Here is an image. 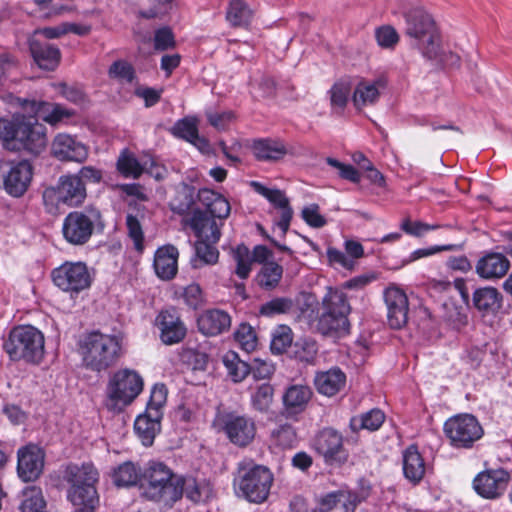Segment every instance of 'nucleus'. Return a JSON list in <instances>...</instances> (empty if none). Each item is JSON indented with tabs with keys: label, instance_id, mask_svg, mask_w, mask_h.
<instances>
[{
	"label": "nucleus",
	"instance_id": "ea45409f",
	"mask_svg": "<svg viewBox=\"0 0 512 512\" xmlns=\"http://www.w3.org/2000/svg\"><path fill=\"white\" fill-rule=\"evenodd\" d=\"M252 16L253 12L245 1L230 0L226 11V19L231 26H247L250 23Z\"/></svg>",
	"mask_w": 512,
	"mask_h": 512
},
{
	"label": "nucleus",
	"instance_id": "a878e982",
	"mask_svg": "<svg viewBox=\"0 0 512 512\" xmlns=\"http://www.w3.org/2000/svg\"><path fill=\"white\" fill-rule=\"evenodd\" d=\"M346 384V375L338 367H333L315 374L314 385L316 390L325 396L331 397L340 392Z\"/></svg>",
	"mask_w": 512,
	"mask_h": 512
},
{
	"label": "nucleus",
	"instance_id": "6e6d98bb",
	"mask_svg": "<svg viewBox=\"0 0 512 512\" xmlns=\"http://www.w3.org/2000/svg\"><path fill=\"white\" fill-rule=\"evenodd\" d=\"M273 443L282 448L292 447L296 442V432L289 424H283L271 432Z\"/></svg>",
	"mask_w": 512,
	"mask_h": 512
},
{
	"label": "nucleus",
	"instance_id": "c9c22d12",
	"mask_svg": "<svg viewBox=\"0 0 512 512\" xmlns=\"http://www.w3.org/2000/svg\"><path fill=\"white\" fill-rule=\"evenodd\" d=\"M473 303L483 315L495 313L501 306V295L494 287H483L473 293Z\"/></svg>",
	"mask_w": 512,
	"mask_h": 512
},
{
	"label": "nucleus",
	"instance_id": "f257e3e1",
	"mask_svg": "<svg viewBox=\"0 0 512 512\" xmlns=\"http://www.w3.org/2000/svg\"><path fill=\"white\" fill-rule=\"evenodd\" d=\"M0 141L7 150L38 154L47 143L46 127L17 109L12 119L0 118Z\"/></svg>",
	"mask_w": 512,
	"mask_h": 512
},
{
	"label": "nucleus",
	"instance_id": "cd10ccee",
	"mask_svg": "<svg viewBox=\"0 0 512 512\" xmlns=\"http://www.w3.org/2000/svg\"><path fill=\"white\" fill-rule=\"evenodd\" d=\"M385 88L383 79L377 80H360L353 92L352 101L357 109L374 105L381 94V90Z\"/></svg>",
	"mask_w": 512,
	"mask_h": 512
},
{
	"label": "nucleus",
	"instance_id": "774afa93",
	"mask_svg": "<svg viewBox=\"0 0 512 512\" xmlns=\"http://www.w3.org/2000/svg\"><path fill=\"white\" fill-rule=\"evenodd\" d=\"M58 88L59 93L66 100L79 106H84L86 104V95L81 89L74 86H68L64 83L59 84Z\"/></svg>",
	"mask_w": 512,
	"mask_h": 512
},
{
	"label": "nucleus",
	"instance_id": "69168bd1",
	"mask_svg": "<svg viewBox=\"0 0 512 512\" xmlns=\"http://www.w3.org/2000/svg\"><path fill=\"white\" fill-rule=\"evenodd\" d=\"M167 389L163 384H156L152 388L150 400L147 404L146 410H153L162 412V408L166 403Z\"/></svg>",
	"mask_w": 512,
	"mask_h": 512
},
{
	"label": "nucleus",
	"instance_id": "bb28decb",
	"mask_svg": "<svg viewBox=\"0 0 512 512\" xmlns=\"http://www.w3.org/2000/svg\"><path fill=\"white\" fill-rule=\"evenodd\" d=\"M179 252L173 245H165L157 249L154 256L156 275L162 280H170L177 273Z\"/></svg>",
	"mask_w": 512,
	"mask_h": 512
},
{
	"label": "nucleus",
	"instance_id": "f3484780",
	"mask_svg": "<svg viewBox=\"0 0 512 512\" xmlns=\"http://www.w3.org/2000/svg\"><path fill=\"white\" fill-rule=\"evenodd\" d=\"M313 448L329 465H342L349 457V453L343 445L342 435L331 428L323 429L317 434Z\"/></svg>",
	"mask_w": 512,
	"mask_h": 512
},
{
	"label": "nucleus",
	"instance_id": "a211bd4d",
	"mask_svg": "<svg viewBox=\"0 0 512 512\" xmlns=\"http://www.w3.org/2000/svg\"><path fill=\"white\" fill-rule=\"evenodd\" d=\"M17 473L24 482L39 478L44 467V452L36 445H27L18 450Z\"/></svg>",
	"mask_w": 512,
	"mask_h": 512
},
{
	"label": "nucleus",
	"instance_id": "4468645a",
	"mask_svg": "<svg viewBox=\"0 0 512 512\" xmlns=\"http://www.w3.org/2000/svg\"><path fill=\"white\" fill-rule=\"evenodd\" d=\"M32 165L27 160L0 162V187L10 196L21 197L31 183Z\"/></svg>",
	"mask_w": 512,
	"mask_h": 512
},
{
	"label": "nucleus",
	"instance_id": "ddd939ff",
	"mask_svg": "<svg viewBox=\"0 0 512 512\" xmlns=\"http://www.w3.org/2000/svg\"><path fill=\"white\" fill-rule=\"evenodd\" d=\"M217 432H223L235 445L246 446L255 437L256 427L252 418L234 412H218L213 421Z\"/></svg>",
	"mask_w": 512,
	"mask_h": 512
},
{
	"label": "nucleus",
	"instance_id": "6e6552de",
	"mask_svg": "<svg viewBox=\"0 0 512 512\" xmlns=\"http://www.w3.org/2000/svg\"><path fill=\"white\" fill-rule=\"evenodd\" d=\"M272 482L273 475L267 467L242 462L234 480V487L236 493L249 502L262 503L269 495Z\"/></svg>",
	"mask_w": 512,
	"mask_h": 512
},
{
	"label": "nucleus",
	"instance_id": "864d4df0",
	"mask_svg": "<svg viewBox=\"0 0 512 512\" xmlns=\"http://www.w3.org/2000/svg\"><path fill=\"white\" fill-rule=\"evenodd\" d=\"M293 301L287 297H277L264 303L260 308V314L266 317L284 314L291 310Z\"/></svg>",
	"mask_w": 512,
	"mask_h": 512
},
{
	"label": "nucleus",
	"instance_id": "6ab92c4d",
	"mask_svg": "<svg viewBox=\"0 0 512 512\" xmlns=\"http://www.w3.org/2000/svg\"><path fill=\"white\" fill-rule=\"evenodd\" d=\"M387 306V318L391 328L399 329L408 320V298L406 293L395 285L389 286L384 292Z\"/></svg>",
	"mask_w": 512,
	"mask_h": 512
},
{
	"label": "nucleus",
	"instance_id": "f8f14e48",
	"mask_svg": "<svg viewBox=\"0 0 512 512\" xmlns=\"http://www.w3.org/2000/svg\"><path fill=\"white\" fill-rule=\"evenodd\" d=\"M4 101L11 107L21 109L27 113L28 118H34L55 125L64 119H68L74 115V112L61 104L49 103L45 101H36L26 98H20L13 94L4 97Z\"/></svg>",
	"mask_w": 512,
	"mask_h": 512
},
{
	"label": "nucleus",
	"instance_id": "412c9836",
	"mask_svg": "<svg viewBox=\"0 0 512 512\" xmlns=\"http://www.w3.org/2000/svg\"><path fill=\"white\" fill-rule=\"evenodd\" d=\"M52 154L59 160L84 162L88 158L89 149L75 137L60 133L52 142Z\"/></svg>",
	"mask_w": 512,
	"mask_h": 512
},
{
	"label": "nucleus",
	"instance_id": "72a5a7b5",
	"mask_svg": "<svg viewBox=\"0 0 512 512\" xmlns=\"http://www.w3.org/2000/svg\"><path fill=\"white\" fill-rule=\"evenodd\" d=\"M312 391L305 384H292L288 386L283 394V404L289 413H299L303 411L310 401Z\"/></svg>",
	"mask_w": 512,
	"mask_h": 512
},
{
	"label": "nucleus",
	"instance_id": "f03ea898",
	"mask_svg": "<svg viewBox=\"0 0 512 512\" xmlns=\"http://www.w3.org/2000/svg\"><path fill=\"white\" fill-rule=\"evenodd\" d=\"M65 480L69 484L68 500L79 508L74 512H95L99 503L96 484L99 481V472L92 463L82 465H69L66 468Z\"/></svg>",
	"mask_w": 512,
	"mask_h": 512
},
{
	"label": "nucleus",
	"instance_id": "5701e85b",
	"mask_svg": "<svg viewBox=\"0 0 512 512\" xmlns=\"http://www.w3.org/2000/svg\"><path fill=\"white\" fill-rule=\"evenodd\" d=\"M189 225L200 240L217 243L221 237L220 230L223 222L211 218L204 212L195 211Z\"/></svg>",
	"mask_w": 512,
	"mask_h": 512
},
{
	"label": "nucleus",
	"instance_id": "9b49d317",
	"mask_svg": "<svg viewBox=\"0 0 512 512\" xmlns=\"http://www.w3.org/2000/svg\"><path fill=\"white\" fill-rule=\"evenodd\" d=\"M86 187L77 175L67 174L59 178L56 187L45 189L43 201L50 213L58 210L59 204L79 206L86 198Z\"/></svg>",
	"mask_w": 512,
	"mask_h": 512
},
{
	"label": "nucleus",
	"instance_id": "052dcab7",
	"mask_svg": "<svg viewBox=\"0 0 512 512\" xmlns=\"http://www.w3.org/2000/svg\"><path fill=\"white\" fill-rule=\"evenodd\" d=\"M327 164L338 170L339 176L352 183L359 184L361 173L350 164H345L334 158H327Z\"/></svg>",
	"mask_w": 512,
	"mask_h": 512
},
{
	"label": "nucleus",
	"instance_id": "0e129e2a",
	"mask_svg": "<svg viewBox=\"0 0 512 512\" xmlns=\"http://www.w3.org/2000/svg\"><path fill=\"white\" fill-rule=\"evenodd\" d=\"M126 226L128 230L129 237L133 240L134 246L138 251L143 250V231L141 224L137 217L128 214L126 217Z\"/></svg>",
	"mask_w": 512,
	"mask_h": 512
},
{
	"label": "nucleus",
	"instance_id": "2f4dec72",
	"mask_svg": "<svg viewBox=\"0 0 512 512\" xmlns=\"http://www.w3.org/2000/svg\"><path fill=\"white\" fill-rule=\"evenodd\" d=\"M171 132L174 136L178 138H182L195 147H197L200 151L206 152L208 151L209 144L207 140L200 137L198 134V120L195 117H185L181 120H178L175 125L172 127Z\"/></svg>",
	"mask_w": 512,
	"mask_h": 512
},
{
	"label": "nucleus",
	"instance_id": "aec40b11",
	"mask_svg": "<svg viewBox=\"0 0 512 512\" xmlns=\"http://www.w3.org/2000/svg\"><path fill=\"white\" fill-rule=\"evenodd\" d=\"M509 474L503 469L486 470L474 479L476 492L484 498L494 499L504 493L508 486Z\"/></svg>",
	"mask_w": 512,
	"mask_h": 512
},
{
	"label": "nucleus",
	"instance_id": "c85d7f7f",
	"mask_svg": "<svg viewBox=\"0 0 512 512\" xmlns=\"http://www.w3.org/2000/svg\"><path fill=\"white\" fill-rule=\"evenodd\" d=\"M29 48L35 63L43 70L53 71L59 65L60 50L51 44L41 43L32 38L29 41Z\"/></svg>",
	"mask_w": 512,
	"mask_h": 512
},
{
	"label": "nucleus",
	"instance_id": "bf43d9fd",
	"mask_svg": "<svg viewBox=\"0 0 512 512\" xmlns=\"http://www.w3.org/2000/svg\"><path fill=\"white\" fill-rule=\"evenodd\" d=\"M350 91L351 86L349 81L340 80L335 83L330 90L331 104L340 108L344 107L347 103Z\"/></svg>",
	"mask_w": 512,
	"mask_h": 512
},
{
	"label": "nucleus",
	"instance_id": "dca6fc26",
	"mask_svg": "<svg viewBox=\"0 0 512 512\" xmlns=\"http://www.w3.org/2000/svg\"><path fill=\"white\" fill-rule=\"evenodd\" d=\"M99 218L100 213L96 209L69 213L63 222L64 238L73 245L85 244L90 239Z\"/></svg>",
	"mask_w": 512,
	"mask_h": 512
},
{
	"label": "nucleus",
	"instance_id": "37998d69",
	"mask_svg": "<svg viewBox=\"0 0 512 512\" xmlns=\"http://www.w3.org/2000/svg\"><path fill=\"white\" fill-rule=\"evenodd\" d=\"M146 157L139 161L132 153L123 151L119 156L117 167L125 177L138 178L147 169Z\"/></svg>",
	"mask_w": 512,
	"mask_h": 512
},
{
	"label": "nucleus",
	"instance_id": "20e7f679",
	"mask_svg": "<svg viewBox=\"0 0 512 512\" xmlns=\"http://www.w3.org/2000/svg\"><path fill=\"white\" fill-rule=\"evenodd\" d=\"M403 16L406 21V34L413 45L426 58L438 56L439 33L432 16L422 7L404 3Z\"/></svg>",
	"mask_w": 512,
	"mask_h": 512
},
{
	"label": "nucleus",
	"instance_id": "8fccbe9b",
	"mask_svg": "<svg viewBox=\"0 0 512 512\" xmlns=\"http://www.w3.org/2000/svg\"><path fill=\"white\" fill-rule=\"evenodd\" d=\"M292 341L291 328L286 325H279L272 332L271 350L274 353L281 354L291 346Z\"/></svg>",
	"mask_w": 512,
	"mask_h": 512
},
{
	"label": "nucleus",
	"instance_id": "2eb2a0df",
	"mask_svg": "<svg viewBox=\"0 0 512 512\" xmlns=\"http://www.w3.org/2000/svg\"><path fill=\"white\" fill-rule=\"evenodd\" d=\"M444 433L454 447L469 448L481 438L483 429L474 416L461 414L445 422Z\"/></svg>",
	"mask_w": 512,
	"mask_h": 512
},
{
	"label": "nucleus",
	"instance_id": "338daca9",
	"mask_svg": "<svg viewBox=\"0 0 512 512\" xmlns=\"http://www.w3.org/2000/svg\"><path fill=\"white\" fill-rule=\"evenodd\" d=\"M206 115L209 123L217 130H225L235 120V114L232 111H210Z\"/></svg>",
	"mask_w": 512,
	"mask_h": 512
},
{
	"label": "nucleus",
	"instance_id": "f704fd0d",
	"mask_svg": "<svg viewBox=\"0 0 512 512\" xmlns=\"http://www.w3.org/2000/svg\"><path fill=\"white\" fill-rule=\"evenodd\" d=\"M426 466L423 457L415 446L403 452V473L411 483H419L425 475Z\"/></svg>",
	"mask_w": 512,
	"mask_h": 512
},
{
	"label": "nucleus",
	"instance_id": "13d9d810",
	"mask_svg": "<svg viewBox=\"0 0 512 512\" xmlns=\"http://www.w3.org/2000/svg\"><path fill=\"white\" fill-rule=\"evenodd\" d=\"M302 219L313 228H322L327 224L326 218L320 213L319 205L312 203L303 207Z\"/></svg>",
	"mask_w": 512,
	"mask_h": 512
},
{
	"label": "nucleus",
	"instance_id": "4c0bfd02",
	"mask_svg": "<svg viewBox=\"0 0 512 512\" xmlns=\"http://www.w3.org/2000/svg\"><path fill=\"white\" fill-rule=\"evenodd\" d=\"M254 156L261 161H276L286 154L283 143L271 139H259L252 146Z\"/></svg>",
	"mask_w": 512,
	"mask_h": 512
},
{
	"label": "nucleus",
	"instance_id": "0eeeda50",
	"mask_svg": "<svg viewBox=\"0 0 512 512\" xmlns=\"http://www.w3.org/2000/svg\"><path fill=\"white\" fill-rule=\"evenodd\" d=\"M143 386V378L136 370L122 368L115 371L106 387V407L112 411H122L138 397Z\"/></svg>",
	"mask_w": 512,
	"mask_h": 512
},
{
	"label": "nucleus",
	"instance_id": "603ef678",
	"mask_svg": "<svg viewBox=\"0 0 512 512\" xmlns=\"http://www.w3.org/2000/svg\"><path fill=\"white\" fill-rule=\"evenodd\" d=\"M233 257L237 263L235 273L241 279H246L251 272L253 263L249 249L244 245H240L234 250Z\"/></svg>",
	"mask_w": 512,
	"mask_h": 512
},
{
	"label": "nucleus",
	"instance_id": "de8ad7c7",
	"mask_svg": "<svg viewBox=\"0 0 512 512\" xmlns=\"http://www.w3.org/2000/svg\"><path fill=\"white\" fill-rule=\"evenodd\" d=\"M215 243L205 240H198L195 244V252L197 259L193 261V267L199 268L200 262L208 265H213L218 261L219 252L213 246Z\"/></svg>",
	"mask_w": 512,
	"mask_h": 512
},
{
	"label": "nucleus",
	"instance_id": "a18cd8bd",
	"mask_svg": "<svg viewBox=\"0 0 512 512\" xmlns=\"http://www.w3.org/2000/svg\"><path fill=\"white\" fill-rule=\"evenodd\" d=\"M274 388L269 383L257 385L251 392V405L259 412H267L273 402Z\"/></svg>",
	"mask_w": 512,
	"mask_h": 512
},
{
	"label": "nucleus",
	"instance_id": "a19ab883",
	"mask_svg": "<svg viewBox=\"0 0 512 512\" xmlns=\"http://www.w3.org/2000/svg\"><path fill=\"white\" fill-rule=\"evenodd\" d=\"M20 512H46V501L42 490L36 486H30L22 491L19 505Z\"/></svg>",
	"mask_w": 512,
	"mask_h": 512
},
{
	"label": "nucleus",
	"instance_id": "473e14b6",
	"mask_svg": "<svg viewBox=\"0 0 512 512\" xmlns=\"http://www.w3.org/2000/svg\"><path fill=\"white\" fill-rule=\"evenodd\" d=\"M357 505L355 494L347 491H339L326 495L322 498L319 512H354Z\"/></svg>",
	"mask_w": 512,
	"mask_h": 512
},
{
	"label": "nucleus",
	"instance_id": "7c9ffc66",
	"mask_svg": "<svg viewBox=\"0 0 512 512\" xmlns=\"http://www.w3.org/2000/svg\"><path fill=\"white\" fill-rule=\"evenodd\" d=\"M198 199L206 207L211 218H217L218 221L223 222L229 216L231 211L230 203L217 192L208 188L200 189Z\"/></svg>",
	"mask_w": 512,
	"mask_h": 512
},
{
	"label": "nucleus",
	"instance_id": "e433bc0d",
	"mask_svg": "<svg viewBox=\"0 0 512 512\" xmlns=\"http://www.w3.org/2000/svg\"><path fill=\"white\" fill-rule=\"evenodd\" d=\"M181 482L183 483V493L193 502L207 501L213 496V486L206 479L197 480L192 477H181Z\"/></svg>",
	"mask_w": 512,
	"mask_h": 512
},
{
	"label": "nucleus",
	"instance_id": "9d476101",
	"mask_svg": "<svg viewBox=\"0 0 512 512\" xmlns=\"http://www.w3.org/2000/svg\"><path fill=\"white\" fill-rule=\"evenodd\" d=\"M51 279L59 290L76 297L91 287L94 275L86 263L66 261L52 270Z\"/></svg>",
	"mask_w": 512,
	"mask_h": 512
},
{
	"label": "nucleus",
	"instance_id": "423d86ee",
	"mask_svg": "<svg viewBox=\"0 0 512 512\" xmlns=\"http://www.w3.org/2000/svg\"><path fill=\"white\" fill-rule=\"evenodd\" d=\"M44 343L40 330L31 325H22L10 331L3 348L13 361L39 363L44 356Z\"/></svg>",
	"mask_w": 512,
	"mask_h": 512
},
{
	"label": "nucleus",
	"instance_id": "5fc2aeb1",
	"mask_svg": "<svg viewBox=\"0 0 512 512\" xmlns=\"http://www.w3.org/2000/svg\"><path fill=\"white\" fill-rule=\"evenodd\" d=\"M234 337L241 349L246 352H252L257 347L256 333L248 324H241L236 330Z\"/></svg>",
	"mask_w": 512,
	"mask_h": 512
},
{
	"label": "nucleus",
	"instance_id": "393cba45",
	"mask_svg": "<svg viewBox=\"0 0 512 512\" xmlns=\"http://www.w3.org/2000/svg\"><path fill=\"white\" fill-rule=\"evenodd\" d=\"M510 262L501 253H488L476 264V273L483 279L502 278L509 270Z\"/></svg>",
	"mask_w": 512,
	"mask_h": 512
},
{
	"label": "nucleus",
	"instance_id": "79ce46f5",
	"mask_svg": "<svg viewBox=\"0 0 512 512\" xmlns=\"http://www.w3.org/2000/svg\"><path fill=\"white\" fill-rule=\"evenodd\" d=\"M222 362L229 377L235 383L243 381L250 373V366L234 351H227L222 357Z\"/></svg>",
	"mask_w": 512,
	"mask_h": 512
},
{
	"label": "nucleus",
	"instance_id": "c756f323",
	"mask_svg": "<svg viewBox=\"0 0 512 512\" xmlns=\"http://www.w3.org/2000/svg\"><path fill=\"white\" fill-rule=\"evenodd\" d=\"M197 324L202 334L206 336H216L230 327L231 318L225 311L212 309L201 314Z\"/></svg>",
	"mask_w": 512,
	"mask_h": 512
},
{
	"label": "nucleus",
	"instance_id": "b1692460",
	"mask_svg": "<svg viewBox=\"0 0 512 512\" xmlns=\"http://www.w3.org/2000/svg\"><path fill=\"white\" fill-rule=\"evenodd\" d=\"M162 412L145 410L134 422V430L145 446L153 444L156 435L160 432Z\"/></svg>",
	"mask_w": 512,
	"mask_h": 512
},
{
	"label": "nucleus",
	"instance_id": "1a4fd4ad",
	"mask_svg": "<svg viewBox=\"0 0 512 512\" xmlns=\"http://www.w3.org/2000/svg\"><path fill=\"white\" fill-rule=\"evenodd\" d=\"M349 312L350 306L344 293L329 289L322 300V312L313 325L323 335L347 332Z\"/></svg>",
	"mask_w": 512,
	"mask_h": 512
},
{
	"label": "nucleus",
	"instance_id": "c03bdc74",
	"mask_svg": "<svg viewBox=\"0 0 512 512\" xmlns=\"http://www.w3.org/2000/svg\"><path fill=\"white\" fill-rule=\"evenodd\" d=\"M385 420L384 413L379 409H372L369 412L362 414L358 417H353L350 420V427L353 431L357 432L360 429L368 431L378 430Z\"/></svg>",
	"mask_w": 512,
	"mask_h": 512
},
{
	"label": "nucleus",
	"instance_id": "3c124183",
	"mask_svg": "<svg viewBox=\"0 0 512 512\" xmlns=\"http://www.w3.org/2000/svg\"><path fill=\"white\" fill-rule=\"evenodd\" d=\"M251 186L258 194L266 198L278 210L290 204L285 193L279 189L267 188L256 181L251 182Z\"/></svg>",
	"mask_w": 512,
	"mask_h": 512
},
{
	"label": "nucleus",
	"instance_id": "4be33fe9",
	"mask_svg": "<svg viewBox=\"0 0 512 512\" xmlns=\"http://www.w3.org/2000/svg\"><path fill=\"white\" fill-rule=\"evenodd\" d=\"M156 324L162 342L167 345L179 343L186 335V327L175 312L162 311L156 319Z\"/></svg>",
	"mask_w": 512,
	"mask_h": 512
},
{
	"label": "nucleus",
	"instance_id": "39448f33",
	"mask_svg": "<svg viewBox=\"0 0 512 512\" xmlns=\"http://www.w3.org/2000/svg\"><path fill=\"white\" fill-rule=\"evenodd\" d=\"M121 351L122 337L117 334L94 331L86 335L81 344L83 362L94 371H102L113 365Z\"/></svg>",
	"mask_w": 512,
	"mask_h": 512
},
{
	"label": "nucleus",
	"instance_id": "49530a36",
	"mask_svg": "<svg viewBox=\"0 0 512 512\" xmlns=\"http://www.w3.org/2000/svg\"><path fill=\"white\" fill-rule=\"evenodd\" d=\"M283 269L275 262H268L263 265L257 275L258 284L265 289L275 288L282 278Z\"/></svg>",
	"mask_w": 512,
	"mask_h": 512
},
{
	"label": "nucleus",
	"instance_id": "09e8293b",
	"mask_svg": "<svg viewBox=\"0 0 512 512\" xmlns=\"http://www.w3.org/2000/svg\"><path fill=\"white\" fill-rule=\"evenodd\" d=\"M175 295L179 299H183L184 303L190 308L196 309L203 304L204 297L201 287L192 283L186 287H178L175 290Z\"/></svg>",
	"mask_w": 512,
	"mask_h": 512
},
{
	"label": "nucleus",
	"instance_id": "680f3d73",
	"mask_svg": "<svg viewBox=\"0 0 512 512\" xmlns=\"http://www.w3.org/2000/svg\"><path fill=\"white\" fill-rule=\"evenodd\" d=\"M375 37L378 45L382 48H393L399 41L397 31L389 25L377 28L375 31Z\"/></svg>",
	"mask_w": 512,
	"mask_h": 512
},
{
	"label": "nucleus",
	"instance_id": "7ed1b4c3",
	"mask_svg": "<svg viewBox=\"0 0 512 512\" xmlns=\"http://www.w3.org/2000/svg\"><path fill=\"white\" fill-rule=\"evenodd\" d=\"M181 476L176 475L162 462L150 461L143 472L142 494L153 501L171 504L183 495Z\"/></svg>",
	"mask_w": 512,
	"mask_h": 512
},
{
	"label": "nucleus",
	"instance_id": "4d7b16f0",
	"mask_svg": "<svg viewBox=\"0 0 512 512\" xmlns=\"http://www.w3.org/2000/svg\"><path fill=\"white\" fill-rule=\"evenodd\" d=\"M109 76L121 83H132L135 72L131 64L124 60L115 61L109 68Z\"/></svg>",
	"mask_w": 512,
	"mask_h": 512
},
{
	"label": "nucleus",
	"instance_id": "58836bf2",
	"mask_svg": "<svg viewBox=\"0 0 512 512\" xmlns=\"http://www.w3.org/2000/svg\"><path fill=\"white\" fill-rule=\"evenodd\" d=\"M142 478L143 473L141 469L130 461L120 464L112 473L113 482L119 487L134 486L139 480H142Z\"/></svg>",
	"mask_w": 512,
	"mask_h": 512
},
{
	"label": "nucleus",
	"instance_id": "e2e57ef3",
	"mask_svg": "<svg viewBox=\"0 0 512 512\" xmlns=\"http://www.w3.org/2000/svg\"><path fill=\"white\" fill-rule=\"evenodd\" d=\"M439 228V225H430L421 221H411L409 218H406L401 223V229L415 237H421L428 233L429 231H433Z\"/></svg>",
	"mask_w": 512,
	"mask_h": 512
}]
</instances>
